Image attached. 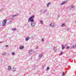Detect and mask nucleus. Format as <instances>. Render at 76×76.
<instances>
[{
    "label": "nucleus",
    "instance_id": "7c9ffc66",
    "mask_svg": "<svg viewBox=\"0 0 76 76\" xmlns=\"http://www.w3.org/2000/svg\"><path fill=\"white\" fill-rule=\"evenodd\" d=\"M31 38H32V39H34V37L32 36L31 37Z\"/></svg>",
    "mask_w": 76,
    "mask_h": 76
},
{
    "label": "nucleus",
    "instance_id": "9b49d317",
    "mask_svg": "<svg viewBox=\"0 0 76 76\" xmlns=\"http://www.w3.org/2000/svg\"><path fill=\"white\" fill-rule=\"evenodd\" d=\"M71 48H76V45L75 46H71Z\"/></svg>",
    "mask_w": 76,
    "mask_h": 76
},
{
    "label": "nucleus",
    "instance_id": "0eeeda50",
    "mask_svg": "<svg viewBox=\"0 0 76 76\" xmlns=\"http://www.w3.org/2000/svg\"><path fill=\"white\" fill-rule=\"evenodd\" d=\"M66 2L64 1L61 4V5L62 6V5H63V4H66Z\"/></svg>",
    "mask_w": 76,
    "mask_h": 76
},
{
    "label": "nucleus",
    "instance_id": "f03ea898",
    "mask_svg": "<svg viewBox=\"0 0 76 76\" xmlns=\"http://www.w3.org/2000/svg\"><path fill=\"white\" fill-rule=\"evenodd\" d=\"M7 21V20H5L3 21L2 22V26L3 25V26H4V25H6V24Z\"/></svg>",
    "mask_w": 76,
    "mask_h": 76
},
{
    "label": "nucleus",
    "instance_id": "a878e982",
    "mask_svg": "<svg viewBox=\"0 0 76 76\" xmlns=\"http://www.w3.org/2000/svg\"><path fill=\"white\" fill-rule=\"evenodd\" d=\"M71 7H72V9H73V8H74V7H75V6H71Z\"/></svg>",
    "mask_w": 76,
    "mask_h": 76
},
{
    "label": "nucleus",
    "instance_id": "2f4dec72",
    "mask_svg": "<svg viewBox=\"0 0 76 76\" xmlns=\"http://www.w3.org/2000/svg\"><path fill=\"white\" fill-rule=\"evenodd\" d=\"M42 41L44 42V39H42Z\"/></svg>",
    "mask_w": 76,
    "mask_h": 76
},
{
    "label": "nucleus",
    "instance_id": "4be33fe9",
    "mask_svg": "<svg viewBox=\"0 0 76 76\" xmlns=\"http://www.w3.org/2000/svg\"><path fill=\"white\" fill-rule=\"evenodd\" d=\"M64 75H66V74L64 72H63L62 74V76H64Z\"/></svg>",
    "mask_w": 76,
    "mask_h": 76
},
{
    "label": "nucleus",
    "instance_id": "1a4fd4ad",
    "mask_svg": "<svg viewBox=\"0 0 76 76\" xmlns=\"http://www.w3.org/2000/svg\"><path fill=\"white\" fill-rule=\"evenodd\" d=\"M18 16V14H17L15 15H12L11 16L13 18H14V17H15V16Z\"/></svg>",
    "mask_w": 76,
    "mask_h": 76
},
{
    "label": "nucleus",
    "instance_id": "4468645a",
    "mask_svg": "<svg viewBox=\"0 0 76 76\" xmlns=\"http://www.w3.org/2000/svg\"><path fill=\"white\" fill-rule=\"evenodd\" d=\"M42 54L41 53L40 54H39V57H40V58H41V57H42Z\"/></svg>",
    "mask_w": 76,
    "mask_h": 76
},
{
    "label": "nucleus",
    "instance_id": "6e6552de",
    "mask_svg": "<svg viewBox=\"0 0 76 76\" xmlns=\"http://www.w3.org/2000/svg\"><path fill=\"white\" fill-rule=\"evenodd\" d=\"M51 4V2L48 3L47 4V7H48Z\"/></svg>",
    "mask_w": 76,
    "mask_h": 76
},
{
    "label": "nucleus",
    "instance_id": "c756f323",
    "mask_svg": "<svg viewBox=\"0 0 76 76\" xmlns=\"http://www.w3.org/2000/svg\"><path fill=\"white\" fill-rule=\"evenodd\" d=\"M2 26L0 25V29H1V28H2V27H1Z\"/></svg>",
    "mask_w": 76,
    "mask_h": 76
},
{
    "label": "nucleus",
    "instance_id": "c9c22d12",
    "mask_svg": "<svg viewBox=\"0 0 76 76\" xmlns=\"http://www.w3.org/2000/svg\"><path fill=\"white\" fill-rule=\"evenodd\" d=\"M1 43H2V42H0V44H1Z\"/></svg>",
    "mask_w": 76,
    "mask_h": 76
},
{
    "label": "nucleus",
    "instance_id": "ea45409f",
    "mask_svg": "<svg viewBox=\"0 0 76 76\" xmlns=\"http://www.w3.org/2000/svg\"><path fill=\"white\" fill-rule=\"evenodd\" d=\"M10 20L11 19H10Z\"/></svg>",
    "mask_w": 76,
    "mask_h": 76
},
{
    "label": "nucleus",
    "instance_id": "c85d7f7f",
    "mask_svg": "<svg viewBox=\"0 0 76 76\" xmlns=\"http://www.w3.org/2000/svg\"><path fill=\"white\" fill-rule=\"evenodd\" d=\"M69 9H72V6H71V7H69Z\"/></svg>",
    "mask_w": 76,
    "mask_h": 76
},
{
    "label": "nucleus",
    "instance_id": "f704fd0d",
    "mask_svg": "<svg viewBox=\"0 0 76 76\" xmlns=\"http://www.w3.org/2000/svg\"><path fill=\"white\" fill-rule=\"evenodd\" d=\"M3 9L2 10H1V11H3Z\"/></svg>",
    "mask_w": 76,
    "mask_h": 76
},
{
    "label": "nucleus",
    "instance_id": "20e7f679",
    "mask_svg": "<svg viewBox=\"0 0 76 76\" xmlns=\"http://www.w3.org/2000/svg\"><path fill=\"white\" fill-rule=\"evenodd\" d=\"M50 27H51V28H53V27H54V26H55V24L52 23H50Z\"/></svg>",
    "mask_w": 76,
    "mask_h": 76
},
{
    "label": "nucleus",
    "instance_id": "dca6fc26",
    "mask_svg": "<svg viewBox=\"0 0 76 76\" xmlns=\"http://www.w3.org/2000/svg\"><path fill=\"white\" fill-rule=\"evenodd\" d=\"M47 10H45L42 13H45L46 12H47Z\"/></svg>",
    "mask_w": 76,
    "mask_h": 76
},
{
    "label": "nucleus",
    "instance_id": "412c9836",
    "mask_svg": "<svg viewBox=\"0 0 76 76\" xmlns=\"http://www.w3.org/2000/svg\"><path fill=\"white\" fill-rule=\"evenodd\" d=\"M46 69L47 70H50V68H49V67H48Z\"/></svg>",
    "mask_w": 76,
    "mask_h": 76
},
{
    "label": "nucleus",
    "instance_id": "cd10ccee",
    "mask_svg": "<svg viewBox=\"0 0 76 76\" xmlns=\"http://www.w3.org/2000/svg\"><path fill=\"white\" fill-rule=\"evenodd\" d=\"M63 52H61L60 54V55H62V54H63Z\"/></svg>",
    "mask_w": 76,
    "mask_h": 76
},
{
    "label": "nucleus",
    "instance_id": "9d476101",
    "mask_svg": "<svg viewBox=\"0 0 76 76\" xmlns=\"http://www.w3.org/2000/svg\"><path fill=\"white\" fill-rule=\"evenodd\" d=\"M53 50L55 51H56L57 50V48H53Z\"/></svg>",
    "mask_w": 76,
    "mask_h": 76
},
{
    "label": "nucleus",
    "instance_id": "4c0bfd02",
    "mask_svg": "<svg viewBox=\"0 0 76 76\" xmlns=\"http://www.w3.org/2000/svg\"><path fill=\"white\" fill-rule=\"evenodd\" d=\"M32 58H31V59H32Z\"/></svg>",
    "mask_w": 76,
    "mask_h": 76
},
{
    "label": "nucleus",
    "instance_id": "ddd939ff",
    "mask_svg": "<svg viewBox=\"0 0 76 76\" xmlns=\"http://www.w3.org/2000/svg\"><path fill=\"white\" fill-rule=\"evenodd\" d=\"M62 50L64 49V46L63 45H62Z\"/></svg>",
    "mask_w": 76,
    "mask_h": 76
},
{
    "label": "nucleus",
    "instance_id": "72a5a7b5",
    "mask_svg": "<svg viewBox=\"0 0 76 76\" xmlns=\"http://www.w3.org/2000/svg\"><path fill=\"white\" fill-rule=\"evenodd\" d=\"M36 49H38V47H37L36 48Z\"/></svg>",
    "mask_w": 76,
    "mask_h": 76
},
{
    "label": "nucleus",
    "instance_id": "bb28decb",
    "mask_svg": "<svg viewBox=\"0 0 76 76\" xmlns=\"http://www.w3.org/2000/svg\"><path fill=\"white\" fill-rule=\"evenodd\" d=\"M9 47V45H6L5 46V47H7H7Z\"/></svg>",
    "mask_w": 76,
    "mask_h": 76
},
{
    "label": "nucleus",
    "instance_id": "b1692460",
    "mask_svg": "<svg viewBox=\"0 0 76 76\" xmlns=\"http://www.w3.org/2000/svg\"><path fill=\"white\" fill-rule=\"evenodd\" d=\"M61 26H62V27H63V26H65V25H64V24H62Z\"/></svg>",
    "mask_w": 76,
    "mask_h": 76
},
{
    "label": "nucleus",
    "instance_id": "7ed1b4c3",
    "mask_svg": "<svg viewBox=\"0 0 76 76\" xmlns=\"http://www.w3.org/2000/svg\"><path fill=\"white\" fill-rule=\"evenodd\" d=\"M29 54H34V50H30L29 51Z\"/></svg>",
    "mask_w": 76,
    "mask_h": 76
},
{
    "label": "nucleus",
    "instance_id": "6ab92c4d",
    "mask_svg": "<svg viewBox=\"0 0 76 76\" xmlns=\"http://www.w3.org/2000/svg\"><path fill=\"white\" fill-rule=\"evenodd\" d=\"M13 72H15V71H16V69L15 68V67H14L13 68Z\"/></svg>",
    "mask_w": 76,
    "mask_h": 76
},
{
    "label": "nucleus",
    "instance_id": "2eb2a0df",
    "mask_svg": "<svg viewBox=\"0 0 76 76\" xmlns=\"http://www.w3.org/2000/svg\"><path fill=\"white\" fill-rule=\"evenodd\" d=\"M12 69V68L11 67V66H9L8 67V70H10Z\"/></svg>",
    "mask_w": 76,
    "mask_h": 76
},
{
    "label": "nucleus",
    "instance_id": "e433bc0d",
    "mask_svg": "<svg viewBox=\"0 0 76 76\" xmlns=\"http://www.w3.org/2000/svg\"><path fill=\"white\" fill-rule=\"evenodd\" d=\"M65 46L66 47V46H67V44H66L65 45Z\"/></svg>",
    "mask_w": 76,
    "mask_h": 76
},
{
    "label": "nucleus",
    "instance_id": "5701e85b",
    "mask_svg": "<svg viewBox=\"0 0 76 76\" xmlns=\"http://www.w3.org/2000/svg\"><path fill=\"white\" fill-rule=\"evenodd\" d=\"M15 52H12V54L13 56H14V55H15Z\"/></svg>",
    "mask_w": 76,
    "mask_h": 76
},
{
    "label": "nucleus",
    "instance_id": "58836bf2",
    "mask_svg": "<svg viewBox=\"0 0 76 76\" xmlns=\"http://www.w3.org/2000/svg\"><path fill=\"white\" fill-rule=\"evenodd\" d=\"M10 76H12V75H10Z\"/></svg>",
    "mask_w": 76,
    "mask_h": 76
},
{
    "label": "nucleus",
    "instance_id": "f257e3e1",
    "mask_svg": "<svg viewBox=\"0 0 76 76\" xmlns=\"http://www.w3.org/2000/svg\"><path fill=\"white\" fill-rule=\"evenodd\" d=\"M35 17V15H33L32 16L30 17L28 20V22H31V26L32 27H34L35 26V23L34 22V18Z\"/></svg>",
    "mask_w": 76,
    "mask_h": 76
},
{
    "label": "nucleus",
    "instance_id": "f8f14e48",
    "mask_svg": "<svg viewBox=\"0 0 76 76\" xmlns=\"http://www.w3.org/2000/svg\"><path fill=\"white\" fill-rule=\"evenodd\" d=\"M12 23V21L10 20V21H9L8 23V25H9L11 23Z\"/></svg>",
    "mask_w": 76,
    "mask_h": 76
},
{
    "label": "nucleus",
    "instance_id": "aec40b11",
    "mask_svg": "<svg viewBox=\"0 0 76 76\" xmlns=\"http://www.w3.org/2000/svg\"><path fill=\"white\" fill-rule=\"evenodd\" d=\"M12 31H15L16 30V29L15 28H12Z\"/></svg>",
    "mask_w": 76,
    "mask_h": 76
},
{
    "label": "nucleus",
    "instance_id": "39448f33",
    "mask_svg": "<svg viewBox=\"0 0 76 76\" xmlns=\"http://www.w3.org/2000/svg\"><path fill=\"white\" fill-rule=\"evenodd\" d=\"M30 39V38L28 36L25 38L26 41H28V40H29V39Z\"/></svg>",
    "mask_w": 76,
    "mask_h": 76
},
{
    "label": "nucleus",
    "instance_id": "393cba45",
    "mask_svg": "<svg viewBox=\"0 0 76 76\" xmlns=\"http://www.w3.org/2000/svg\"><path fill=\"white\" fill-rule=\"evenodd\" d=\"M66 49H69L70 48V47L69 46H67L66 48Z\"/></svg>",
    "mask_w": 76,
    "mask_h": 76
},
{
    "label": "nucleus",
    "instance_id": "423d86ee",
    "mask_svg": "<svg viewBox=\"0 0 76 76\" xmlns=\"http://www.w3.org/2000/svg\"><path fill=\"white\" fill-rule=\"evenodd\" d=\"M24 48V45H21V46H20V50H23Z\"/></svg>",
    "mask_w": 76,
    "mask_h": 76
},
{
    "label": "nucleus",
    "instance_id": "f3484780",
    "mask_svg": "<svg viewBox=\"0 0 76 76\" xmlns=\"http://www.w3.org/2000/svg\"><path fill=\"white\" fill-rule=\"evenodd\" d=\"M40 22L41 24H43V23H44L43 22V21H42V20H40Z\"/></svg>",
    "mask_w": 76,
    "mask_h": 76
},
{
    "label": "nucleus",
    "instance_id": "a211bd4d",
    "mask_svg": "<svg viewBox=\"0 0 76 76\" xmlns=\"http://www.w3.org/2000/svg\"><path fill=\"white\" fill-rule=\"evenodd\" d=\"M2 55L3 56H6V53L4 52V53L2 54Z\"/></svg>",
    "mask_w": 76,
    "mask_h": 76
},
{
    "label": "nucleus",
    "instance_id": "473e14b6",
    "mask_svg": "<svg viewBox=\"0 0 76 76\" xmlns=\"http://www.w3.org/2000/svg\"><path fill=\"white\" fill-rule=\"evenodd\" d=\"M42 10L40 11V12H42Z\"/></svg>",
    "mask_w": 76,
    "mask_h": 76
}]
</instances>
